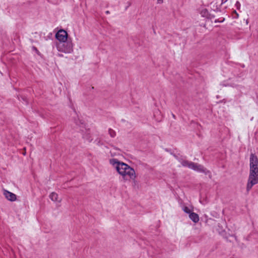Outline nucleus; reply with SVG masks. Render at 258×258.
Returning <instances> with one entry per match:
<instances>
[{
	"mask_svg": "<svg viewBox=\"0 0 258 258\" xmlns=\"http://www.w3.org/2000/svg\"><path fill=\"white\" fill-rule=\"evenodd\" d=\"M228 0H222V3H221V5H222L223 4L226 3Z\"/></svg>",
	"mask_w": 258,
	"mask_h": 258,
	"instance_id": "5701e85b",
	"label": "nucleus"
},
{
	"mask_svg": "<svg viewBox=\"0 0 258 258\" xmlns=\"http://www.w3.org/2000/svg\"><path fill=\"white\" fill-rule=\"evenodd\" d=\"M172 116H173V117L174 118H175V115H174V114H173L172 113Z\"/></svg>",
	"mask_w": 258,
	"mask_h": 258,
	"instance_id": "a878e982",
	"label": "nucleus"
},
{
	"mask_svg": "<svg viewBox=\"0 0 258 258\" xmlns=\"http://www.w3.org/2000/svg\"><path fill=\"white\" fill-rule=\"evenodd\" d=\"M109 162L124 179H126V176H128L130 179L135 180L136 177L135 171L127 164L115 158L110 159Z\"/></svg>",
	"mask_w": 258,
	"mask_h": 258,
	"instance_id": "f03ea898",
	"label": "nucleus"
},
{
	"mask_svg": "<svg viewBox=\"0 0 258 258\" xmlns=\"http://www.w3.org/2000/svg\"><path fill=\"white\" fill-rule=\"evenodd\" d=\"M225 19L223 18L221 20H220L219 19H216L214 21L215 23H222L224 21Z\"/></svg>",
	"mask_w": 258,
	"mask_h": 258,
	"instance_id": "6ab92c4d",
	"label": "nucleus"
},
{
	"mask_svg": "<svg viewBox=\"0 0 258 258\" xmlns=\"http://www.w3.org/2000/svg\"><path fill=\"white\" fill-rule=\"evenodd\" d=\"M108 132H109L110 136L112 138H114L116 135L115 131H114L113 130H112L111 128L109 129Z\"/></svg>",
	"mask_w": 258,
	"mask_h": 258,
	"instance_id": "f8f14e48",
	"label": "nucleus"
},
{
	"mask_svg": "<svg viewBox=\"0 0 258 258\" xmlns=\"http://www.w3.org/2000/svg\"><path fill=\"white\" fill-rule=\"evenodd\" d=\"M18 97L20 101H21V99L23 101L25 102L26 104L28 103V101H27L26 97H25L24 96H18Z\"/></svg>",
	"mask_w": 258,
	"mask_h": 258,
	"instance_id": "4468645a",
	"label": "nucleus"
},
{
	"mask_svg": "<svg viewBox=\"0 0 258 258\" xmlns=\"http://www.w3.org/2000/svg\"><path fill=\"white\" fill-rule=\"evenodd\" d=\"M163 2V0H157V3L161 4H162Z\"/></svg>",
	"mask_w": 258,
	"mask_h": 258,
	"instance_id": "412c9836",
	"label": "nucleus"
},
{
	"mask_svg": "<svg viewBox=\"0 0 258 258\" xmlns=\"http://www.w3.org/2000/svg\"><path fill=\"white\" fill-rule=\"evenodd\" d=\"M233 15H236V14H237V13L235 10H234L233 11Z\"/></svg>",
	"mask_w": 258,
	"mask_h": 258,
	"instance_id": "b1692460",
	"label": "nucleus"
},
{
	"mask_svg": "<svg viewBox=\"0 0 258 258\" xmlns=\"http://www.w3.org/2000/svg\"><path fill=\"white\" fill-rule=\"evenodd\" d=\"M249 174L246 185V190L249 191L252 187L258 183V158L254 154H251L249 158Z\"/></svg>",
	"mask_w": 258,
	"mask_h": 258,
	"instance_id": "f257e3e1",
	"label": "nucleus"
},
{
	"mask_svg": "<svg viewBox=\"0 0 258 258\" xmlns=\"http://www.w3.org/2000/svg\"><path fill=\"white\" fill-rule=\"evenodd\" d=\"M235 6L236 7V9L237 10H239L240 8V4L238 1H237L236 2V4L235 5Z\"/></svg>",
	"mask_w": 258,
	"mask_h": 258,
	"instance_id": "a211bd4d",
	"label": "nucleus"
},
{
	"mask_svg": "<svg viewBox=\"0 0 258 258\" xmlns=\"http://www.w3.org/2000/svg\"><path fill=\"white\" fill-rule=\"evenodd\" d=\"M212 11L216 13L221 12V9L217 5H216V4H214L212 10L209 13L208 19L212 20L215 17V15L212 13Z\"/></svg>",
	"mask_w": 258,
	"mask_h": 258,
	"instance_id": "0eeeda50",
	"label": "nucleus"
},
{
	"mask_svg": "<svg viewBox=\"0 0 258 258\" xmlns=\"http://www.w3.org/2000/svg\"><path fill=\"white\" fill-rule=\"evenodd\" d=\"M61 43V45L58 46V51L66 53H70L73 52V44L71 38H68L67 40H64V42Z\"/></svg>",
	"mask_w": 258,
	"mask_h": 258,
	"instance_id": "20e7f679",
	"label": "nucleus"
},
{
	"mask_svg": "<svg viewBox=\"0 0 258 258\" xmlns=\"http://www.w3.org/2000/svg\"><path fill=\"white\" fill-rule=\"evenodd\" d=\"M241 67H242V68H244V67H245V66H244V64H241Z\"/></svg>",
	"mask_w": 258,
	"mask_h": 258,
	"instance_id": "bb28decb",
	"label": "nucleus"
},
{
	"mask_svg": "<svg viewBox=\"0 0 258 258\" xmlns=\"http://www.w3.org/2000/svg\"><path fill=\"white\" fill-rule=\"evenodd\" d=\"M185 167H188V168L192 169L195 171L200 173H203L206 175H209L210 176H211V173L210 171L208 170L206 168H205L203 165L201 164H199L198 163H196L195 162L188 161Z\"/></svg>",
	"mask_w": 258,
	"mask_h": 258,
	"instance_id": "7ed1b4c3",
	"label": "nucleus"
},
{
	"mask_svg": "<svg viewBox=\"0 0 258 258\" xmlns=\"http://www.w3.org/2000/svg\"><path fill=\"white\" fill-rule=\"evenodd\" d=\"M217 98H219V96H217Z\"/></svg>",
	"mask_w": 258,
	"mask_h": 258,
	"instance_id": "cd10ccee",
	"label": "nucleus"
},
{
	"mask_svg": "<svg viewBox=\"0 0 258 258\" xmlns=\"http://www.w3.org/2000/svg\"><path fill=\"white\" fill-rule=\"evenodd\" d=\"M171 155L179 162L181 163V165L183 167H185L186 164L188 163V160H184L182 156H179L178 155H176L174 153H171Z\"/></svg>",
	"mask_w": 258,
	"mask_h": 258,
	"instance_id": "6e6552de",
	"label": "nucleus"
},
{
	"mask_svg": "<svg viewBox=\"0 0 258 258\" xmlns=\"http://www.w3.org/2000/svg\"><path fill=\"white\" fill-rule=\"evenodd\" d=\"M4 195L6 198L11 202L15 201L17 199V196L15 194L6 190H4Z\"/></svg>",
	"mask_w": 258,
	"mask_h": 258,
	"instance_id": "423d86ee",
	"label": "nucleus"
},
{
	"mask_svg": "<svg viewBox=\"0 0 258 258\" xmlns=\"http://www.w3.org/2000/svg\"><path fill=\"white\" fill-rule=\"evenodd\" d=\"M32 50L35 51L38 55H41V53L39 52V51L38 50V49L35 46L32 47Z\"/></svg>",
	"mask_w": 258,
	"mask_h": 258,
	"instance_id": "f3484780",
	"label": "nucleus"
},
{
	"mask_svg": "<svg viewBox=\"0 0 258 258\" xmlns=\"http://www.w3.org/2000/svg\"><path fill=\"white\" fill-rule=\"evenodd\" d=\"M105 13H106V14H109L110 13V12H109V11H106V12H105Z\"/></svg>",
	"mask_w": 258,
	"mask_h": 258,
	"instance_id": "393cba45",
	"label": "nucleus"
},
{
	"mask_svg": "<svg viewBox=\"0 0 258 258\" xmlns=\"http://www.w3.org/2000/svg\"><path fill=\"white\" fill-rule=\"evenodd\" d=\"M238 16H239L238 14L237 13V14H236V15H233V18L234 19H237L238 18Z\"/></svg>",
	"mask_w": 258,
	"mask_h": 258,
	"instance_id": "aec40b11",
	"label": "nucleus"
},
{
	"mask_svg": "<svg viewBox=\"0 0 258 258\" xmlns=\"http://www.w3.org/2000/svg\"><path fill=\"white\" fill-rule=\"evenodd\" d=\"M131 5V3L130 2L128 3V6L125 8V10H127V9Z\"/></svg>",
	"mask_w": 258,
	"mask_h": 258,
	"instance_id": "4be33fe9",
	"label": "nucleus"
},
{
	"mask_svg": "<svg viewBox=\"0 0 258 258\" xmlns=\"http://www.w3.org/2000/svg\"><path fill=\"white\" fill-rule=\"evenodd\" d=\"M55 38L60 42H64V40H67L68 38V34L67 32L64 29H60L55 34Z\"/></svg>",
	"mask_w": 258,
	"mask_h": 258,
	"instance_id": "39448f33",
	"label": "nucleus"
},
{
	"mask_svg": "<svg viewBox=\"0 0 258 258\" xmlns=\"http://www.w3.org/2000/svg\"><path fill=\"white\" fill-rule=\"evenodd\" d=\"M189 218L194 223H198L199 221V217L198 214L193 212H192L191 213H189Z\"/></svg>",
	"mask_w": 258,
	"mask_h": 258,
	"instance_id": "1a4fd4ad",
	"label": "nucleus"
},
{
	"mask_svg": "<svg viewBox=\"0 0 258 258\" xmlns=\"http://www.w3.org/2000/svg\"><path fill=\"white\" fill-rule=\"evenodd\" d=\"M83 138L88 140L89 142H91L92 140V139L91 138V137L89 135H86L85 136H84Z\"/></svg>",
	"mask_w": 258,
	"mask_h": 258,
	"instance_id": "dca6fc26",
	"label": "nucleus"
},
{
	"mask_svg": "<svg viewBox=\"0 0 258 258\" xmlns=\"http://www.w3.org/2000/svg\"><path fill=\"white\" fill-rule=\"evenodd\" d=\"M183 210L185 213L188 214L189 215V213H191L192 212L190 209L187 207H184Z\"/></svg>",
	"mask_w": 258,
	"mask_h": 258,
	"instance_id": "ddd939ff",
	"label": "nucleus"
},
{
	"mask_svg": "<svg viewBox=\"0 0 258 258\" xmlns=\"http://www.w3.org/2000/svg\"><path fill=\"white\" fill-rule=\"evenodd\" d=\"M75 123L77 125H80L81 124L83 125L84 124V121L82 120H77L75 121Z\"/></svg>",
	"mask_w": 258,
	"mask_h": 258,
	"instance_id": "2eb2a0df",
	"label": "nucleus"
},
{
	"mask_svg": "<svg viewBox=\"0 0 258 258\" xmlns=\"http://www.w3.org/2000/svg\"><path fill=\"white\" fill-rule=\"evenodd\" d=\"M209 12L207 9H203L200 11V14L202 17L208 18Z\"/></svg>",
	"mask_w": 258,
	"mask_h": 258,
	"instance_id": "9b49d317",
	"label": "nucleus"
},
{
	"mask_svg": "<svg viewBox=\"0 0 258 258\" xmlns=\"http://www.w3.org/2000/svg\"><path fill=\"white\" fill-rule=\"evenodd\" d=\"M49 198L52 201H54V202H55V201H58V202H60V201H58V195L54 192H51L50 195H49Z\"/></svg>",
	"mask_w": 258,
	"mask_h": 258,
	"instance_id": "9d476101",
	"label": "nucleus"
}]
</instances>
